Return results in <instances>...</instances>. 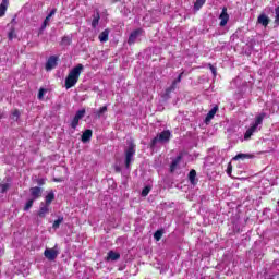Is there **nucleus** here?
Instances as JSON below:
<instances>
[{
  "mask_svg": "<svg viewBox=\"0 0 279 279\" xmlns=\"http://www.w3.org/2000/svg\"><path fill=\"white\" fill-rule=\"evenodd\" d=\"M195 178H197V171H195V169H192L189 173V180L191 184H195Z\"/></svg>",
  "mask_w": 279,
  "mask_h": 279,
  "instance_id": "23",
  "label": "nucleus"
},
{
  "mask_svg": "<svg viewBox=\"0 0 279 279\" xmlns=\"http://www.w3.org/2000/svg\"><path fill=\"white\" fill-rule=\"evenodd\" d=\"M106 112H108V106L100 107L99 110L96 112L97 119H101V116Z\"/></svg>",
  "mask_w": 279,
  "mask_h": 279,
  "instance_id": "25",
  "label": "nucleus"
},
{
  "mask_svg": "<svg viewBox=\"0 0 279 279\" xmlns=\"http://www.w3.org/2000/svg\"><path fill=\"white\" fill-rule=\"evenodd\" d=\"M214 76H217V68H214L210 63L208 64Z\"/></svg>",
  "mask_w": 279,
  "mask_h": 279,
  "instance_id": "40",
  "label": "nucleus"
},
{
  "mask_svg": "<svg viewBox=\"0 0 279 279\" xmlns=\"http://www.w3.org/2000/svg\"><path fill=\"white\" fill-rule=\"evenodd\" d=\"M8 10V7L4 3L0 4V17L5 16V11Z\"/></svg>",
  "mask_w": 279,
  "mask_h": 279,
  "instance_id": "35",
  "label": "nucleus"
},
{
  "mask_svg": "<svg viewBox=\"0 0 279 279\" xmlns=\"http://www.w3.org/2000/svg\"><path fill=\"white\" fill-rule=\"evenodd\" d=\"M264 120H265V113H259L258 116H256L255 123L253 125L258 128V125H263Z\"/></svg>",
  "mask_w": 279,
  "mask_h": 279,
  "instance_id": "22",
  "label": "nucleus"
},
{
  "mask_svg": "<svg viewBox=\"0 0 279 279\" xmlns=\"http://www.w3.org/2000/svg\"><path fill=\"white\" fill-rule=\"evenodd\" d=\"M227 175H232V163H229V165H228V168H227Z\"/></svg>",
  "mask_w": 279,
  "mask_h": 279,
  "instance_id": "41",
  "label": "nucleus"
},
{
  "mask_svg": "<svg viewBox=\"0 0 279 279\" xmlns=\"http://www.w3.org/2000/svg\"><path fill=\"white\" fill-rule=\"evenodd\" d=\"M51 21V19H49V16H46V19L43 22V25L40 27L41 32H45V29H47V26L49 25V22Z\"/></svg>",
  "mask_w": 279,
  "mask_h": 279,
  "instance_id": "32",
  "label": "nucleus"
},
{
  "mask_svg": "<svg viewBox=\"0 0 279 279\" xmlns=\"http://www.w3.org/2000/svg\"><path fill=\"white\" fill-rule=\"evenodd\" d=\"M171 141V131L165 130L150 142V148L154 149L157 143H169Z\"/></svg>",
  "mask_w": 279,
  "mask_h": 279,
  "instance_id": "3",
  "label": "nucleus"
},
{
  "mask_svg": "<svg viewBox=\"0 0 279 279\" xmlns=\"http://www.w3.org/2000/svg\"><path fill=\"white\" fill-rule=\"evenodd\" d=\"M45 93H47V89L40 88L38 92V99H43L45 97Z\"/></svg>",
  "mask_w": 279,
  "mask_h": 279,
  "instance_id": "38",
  "label": "nucleus"
},
{
  "mask_svg": "<svg viewBox=\"0 0 279 279\" xmlns=\"http://www.w3.org/2000/svg\"><path fill=\"white\" fill-rule=\"evenodd\" d=\"M38 217H40V219H45V217H47V215H49V205H44L41 203V207L38 210Z\"/></svg>",
  "mask_w": 279,
  "mask_h": 279,
  "instance_id": "13",
  "label": "nucleus"
},
{
  "mask_svg": "<svg viewBox=\"0 0 279 279\" xmlns=\"http://www.w3.org/2000/svg\"><path fill=\"white\" fill-rule=\"evenodd\" d=\"M54 182H62V179H54Z\"/></svg>",
  "mask_w": 279,
  "mask_h": 279,
  "instance_id": "45",
  "label": "nucleus"
},
{
  "mask_svg": "<svg viewBox=\"0 0 279 279\" xmlns=\"http://www.w3.org/2000/svg\"><path fill=\"white\" fill-rule=\"evenodd\" d=\"M219 110V106H215L206 116L205 123L208 124L213 119H215V116L217 114V111Z\"/></svg>",
  "mask_w": 279,
  "mask_h": 279,
  "instance_id": "10",
  "label": "nucleus"
},
{
  "mask_svg": "<svg viewBox=\"0 0 279 279\" xmlns=\"http://www.w3.org/2000/svg\"><path fill=\"white\" fill-rule=\"evenodd\" d=\"M99 21H101V15L99 14V11H96V13L93 15V21H92L93 29H97V25H99Z\"/></svg>",
  "mask_w": 279,
  "mask_h": 279,
  "instance_id": "16",
  "label": "nucleus"
},
{
  "mask_svg": "<svg viewBox=\"0 0 279 279\" xmlns=\"http://www.w3.org/2000/svg\"><path fill=\"white\" fill-rule=\"evenodd\" d=\"M58 66V56H50L46 62V71H53Z\"/></svg>",
  "mask_w": 279,
  "mask_h": 279,
  "instance_id": "5",
  "label": "nucleus"
},
{
  "mask_svg": "<svg viewBox=\"0 0 279 279\" xmlns=\"http://www.w3.org/2000/svg\"><path fill=\"white\" fill-rule=\"evenodd\" d=\"M257 23H259V25H263V27H267V25H269V17L266 14H260L257 17Z\"/></svg>",
  "mask_w": 279,
  "mask_h": 279,
  "instance_id": "15",
  "label": "nucleus"
},
{
  "mask_svg": "<svg viewBox=\"0 0 279 279\" xmlns=\"http://www.w3.org/2000/svg\"><path fill=\"white\" fill-rule=\"evenodd\" d=\"M150 192H151V186H145L142 190V197H147V195H149Z\"/></svg>",
  "mask_w": 279,
  "mask_h": 279,
  "instance_id": "33",
  "label": "nucleus"
},
{
  "mask_svg": "<svg viewBox=\"0 0 279 279\" xmlns=\"http://www.w3.org/2000/svg\"><path fill=\"white\" fill-rule=\"evenodd\" d=\"M219 19H220V27H226V25H228V21H230V15L228 14V8L226 7L222 8Z\"/></svg>",
  "mask_w": 279,
  "mask_h": 279,
  "instance_id": "4",
  "label": "nucleus"
},
{
  "mask_svg": "<svg viewBox=\"0 0 279 279\" xmlns=\"http://www.w3.org/2000/svg\"><path fill=\"white\" fill-rule=\"evenodd\" d=\"M3 3H8V0H3Z\"/></svg>",
  "mask_w": 279,
  "mask_h": 279,
  "instance_id": "47",
  "label": "nucleus"
},
{
  "mask_svg": "<svg viewBox=\"0 0 279 279\" xmlns=\"http://www.w3.org/2000/svg\"><path fill=\"white\" fill-rule=\"evenodd\" d=\"M0 186H1V193H7L8 189H10V184L8 183H3Z\"/></svg>",
  "mask_w": 279,
  "mask_h": 279,
  "instance_id": "39",
  "label": "nucleus"
},
{
  "mask_svg": "<svg viewBox=\"0 0 279 279\" xmlns=\"http://www.w3.org/2000/svg\"><path fill=\"white\" fill-rule=\"evenodd\" d=\"M90 138H93V130L87 129L83 132V134L81 136V141H82V143H88L90 141Z\"/></svg>",
  "mask_w": 279,
  "mask_h": 279,
  "instance_id": "12",
  "label": "nucleus"
},
{
  "mask_svg": "<svg viewBox=\"0 0 279 279\" xmlns=\"http://www.w3.org/2000/svg\"><path fill=\"white\" fill-rule=\"evenodd\" d=\"M32 206H34V198H31L26 202L25 206H24V210L27 211L29 210V208H32Z\"/></svg>",
  "mask_w": 279,
  "mask_h": 279,
  "instance_id": "34",
  "label": "nucleus"
},
{
  "mask_svg": "<svg viewBox=\"0 0 279 279\" xmlns=\"http://www.w3.org/2000/svg\"><path fill=\"white\" fill-rule=\"evenodd\" d=\"M9 40H14L16 38V28L12 27L8 34Z\"/></svg>",
  "mask_w": 279,
  "mask_h": 279,
  "instance_id": "31",
  "label": "nucleus"
},
{
  "mask_svg": "<svg viewBox=\"0 0 279 279\" xmlns=\"http://www.w3.org/2000/svg\"><path fill=\"white\" fill-rule=\"evenodd\" d=\"M21 118V111H19V109H14L12 112H11V119L13 121H19V119Z\"/></svg>",
  "mask_w": 279,
  "mask_h": 279,
  "instance_id": "27",
  "label": "nucleus"
},
{
  "mask_svg": "<svg viewBox=\"0 0 279 279\" xmlns=\"http://www.w3.org/2000/svg\"><path fill=\"white\" fill-rule=\"evenodd\" d=\"M56 199V194L53 192H49L46 197H45V205L46 206H51V202Z\"/></svg>",
  "mask_w": 279,
  "mask_h": 279,
  "instance_id": "19",
  "label": "nucleus"
},
{
  "mask_svg": "<svg viewBox=\"0 0 279 279\" xmlns=\"http://www.w3.org/2000/svg\"><path fill=\"white\" fill-rule=\"evenodd\" d=\"M62 221H64V217L59 216L58 219L54 220V222L52 223L53 230H58V228H60V223H62Z\"/></svg>",
  "mask_w": 279,
  "mask_h": 279,
  "instance_id": "24",
  "label": "nucleus"
},
{
  "mask_svg": "<svg viewBox=\"0 0 279 279\" xmlns=\"http://www.w3.org/2000/svg\"><path fill=\"white\" fill-rule=\"evenodd\" d=\"M144 33L145 31L143 28H136L135 31H133L129 36V45H134V43H136V38H138V36H141Z\"/></svg>",
  "mask_w": 279,
  "mask_h": 279,
  "instance_id": "6",
  "label": "nucleus"
},
{
  "mask_svg": "<svg viewBox=\"0 0 279 279\" xmlns=\"http://www.w3.org/2000/svg\"><path fill=\"white\" fill-rule=\"evenodd\" d=\"M109 36H110V29L106 28L105 31H102V32L99 34L98 40H99L100 43H108Z\"/></svg>",
  "mask_w": 279,
  "mask_h": 279,
  "instance_id": "14",
  "label": "nucleus"
},
{
  "mask_svg": "<svg viewBox=\"0 0 279 279\" xmlns=\"http://www.w3.org/2000/svg\"><path fill=\"white\" fill-rule=\"evenodd\" d=\"M85 114H86V109H81L76 111L74 117L80 121V119H84Z\"/></svg>",
  "mask_w": 279,
  "mask_h": 279,
  "instance_id": "29",
  "label": "nucleus"
},
{
  "mask_svg": "<svg viewBox=\"0 0 279 279\" xmlns=\"http://www.w3.org/2000/svg\"><path fill=\"white\" fill-rule=\"evenodd\" d=\"M57 12H58V9H52L47 16H49V19H51V16H53Z\"/></svg>",
  "mask_w": 279,
  "mask_h": 279,
  "instance_id": "42",
  "label": "nucleus"
},
{
  "mask_svg": "<svg viewBox=\"0 0 279 279\" xmlns=\"http://www.w3.org/2000/svg\"><path fill=\"white\" fill-rule=\"evenodd\" d=\"M128 145H129L128 148L124 150L125 169H130V165H132V160H134V156L136 154V144L134 143V141L128 142Z\"/></svg>",
  "mask_w": 279,
  "mask_h": 279,
  "instance_id": "2",
  "label": "nucleus"
},
{
  "mask_svg": "<svg viewBox=\"0 0 279 279\" xmlns=\"http://www.w3.org/2000/svg\"><path fill=\"white\" fill-rule=\"evenodd\" d=\"M58 250L56 248H46L44 252V256L49 260H56L58 258Z\"/></svg>",
  "mask_w": 279,
  "mask_h": 279,
  "instance_id": "7",
  "label": "nucleus"
},
{
  "mask_svg": "<svg viewBox=\"0 0 279 279\" xmlns=\"http://www.w3.org/2000/svg\"><path fill=\"white\" fill-rule=\"evenodd\" d=\"M77 125H80V120L76 119V117L74 116V118L70 122V126L72 128V130H77Z\"/></svg>",
  "mask_w": 279,
  "mask_h": 279,
  "instance_id": "30",
  "label": "nucleus"
},
{
  "mask_svg": "<svg viewBox=\"0 0 279 279\" xmlns=\"http://www.w3.org/2000/svg\"><path fill=\"white\" fill-rule=\"evenodd\" d=\"M205 3H206V0H196L194 3V10L196 11L202 10Z\"/></svg>",
  "mask_w": 279,
  "mask_h": 279,
  "instance_id": "26",
  "label": "nucleus"
},
{
  "mask_svg": "<svg viewBox=\"0 0 279 279\" xmlns=\"http://www.w3.org/2000/svg\"><path fill=\"white\" fill-rule=\"evenodd\" d=\"M182 75H184V72H181L179 76L174 81H172V83L178 86V84L182 82Z\"/></svg>",
  "mask_w": 279,
  "mask_h": 279,
  "instance_id": "36",
  "label": "nucleus"
},
{
  "mask_svg": "<svg viewBox=\"0 0 279 279\" xmlns=\"http://www.w3.org/2000/svg\"><path fill=\"white\" fill-rule=\"evenodd\" d=\"M256 130H258V128L253 124V125L245 132V134H244V141H250V138H252V135L254 134V132H256Z\"/></svg>",
  "mask_w": 279,
  "mask_h": 279,
  "instance_id": "18",
  "label": "nucleus"
},
{
  "mask_svg": "<svg viewBox=\"0 0 279 279\" xmlns=\"http://www.w3.org/2000/svg\"><path fill=\"white\" fill-rule=\"evenodd\" d=\"M71 43H73V38L69 35H65L62 37L60 45L63 47H69V45H71Z\"/></svg>",
  "mask_w": 279,
  "mask_h": 279,
  "instance_id": "20",
  "label": "nucleus"
},
{
  "mask_svg": "<svg viewBox=\"0 0 279 279\" xmlns=\"http://www.w3.org/2000/svg\"><path fill=\"white\" fill-rule=\"evenodd\" d=\"M182 158H184V156L182 154H179L177 158L172 160L170 165V173H173L178 169V165L182 162Z\"/></svg>",
  "mask_w": 279,
  "mask_h": 279,
  "instance_id": "9",
  "label": "nucleus"
},
{
  "mask_svg": "<svg viewBox=\"0 0 279 279\" xmlns=\"http://www.w3.org/2000/svg\"><path fill=\"white\" fill-rule=\"evenodd\" d=\"M114 171H116V173H121V167L114 166Z\"/></svg>",
  "mask_w": 279,
  "mask_h": 279,
  "instance_id": "44",
  "label": "nucleus"
},
{
  "mask_svg": "<svg viewBox=\"0 0 279 279\" xmlns=\"http://www.w3.org/2000/svg\"><path fill=\"white\" fill-rule=\"evenodd\" d=\"M252 158H254V155L252 154L240 153L233 157V160H245V159L252 160Z\"/></svg>",
  "mask_w": 279,
  "mask_h": 279,
  "instance_id": "17",
  "label": "nucleus"
},
{
  "mask_svg": "<svg viewBox=\"0 0 279 279\" xmlns=\"http://www.w3.org/2000/svg\"><path fill=\"white\" fill-rule=\"evenodd\" d=\"M275 23L279 25V7L275 9Z\"/></svg>",
  "mask_w": 279,
  "mask_h": 279,
  "instance_id": "37",
  "label": "nucleus"
},
{
  "mask_svg": "<svg viewBox=\"0 0 279 279\" xmlns=\"http://www.w3.org/2000/svg\"><path fill=\"white\" fill-rule=\"evenodd\" d=\"M178 88V85L175 83H172L171 86L166 88L165 94H163V99H171V94Z\"/></svg>",
  "mask_w": 279,
  "mask_h": 279,
  "instance_id": "11",
  "label": "nucleus"
},
{
  "mask_svg": "<svg viewBox=\"0 0 279 279\" xmlns=\"http://www.w3.org/2000/svg\"><path fill=\"white\" fill-rule=\"evenodd\" d=\"M162 234H165V230L159 229L154 233L155 241H160L162 239Z\"/></svg>",
  "mask_w": 279,
  "mask_h": 279,
  "instance_id": "28",
  "label": "nucleus"
},
{
  "mask_svg": "<svg viewBox=\"0 0 279 279\" xmlns=\"http://www.w3.org/2000/svg\"><path fill=\"white\" fill-rule=\"evenodd\" d=\"M37 184L38 186H45V179H38Z\"/></svg>",
  "mask_w": 279,
  "mask_h": 279,
  "instance_id": "43",
  "label": "nucleus"
},
{
  "mask_svg": "<svg viewBox=\"0 0 279 279\" xmlns=\"http://www.w3.org/2000/svg\"><path fill=\"white\" fill-rule=\"evenodd\" d=\"M84 72V65L82 63H78L75 65L65 77V88L69 90V88H73L77 82H80V75Z\"/></svg>",
  "mask_w": 279,
  "mask_h": 279,
  "instance_id": "1",
  "label": "nucleus"
},
{
  "mask_svg": "<svg viewBox=\"0 0 279 279\" xmlns=\"http://www.w3.org/2000/svg\"><path fill=\"white\" fill-rule=\"evenodd\" d=\"M119 258H121V254H119L114 251H109L108 252L107 260H119Z\"/></svg>",
  "mask_w": 279,
  "mask_h": 279,
  "instance_id": "21",
  "label": "nucleus"
},
{
  "mask_svg": "<svg viewBox=\"0 0 279 279\" xmlns=\"http://www.w3.org/2000/svg\"><path fill=\"white\" fill-rule=\"evenodd\" d=\"M121 0H112L113 3H119Z\"/></svg>",
  "mask_w": 279,
  "mask_h": 279,
  "instance_id": "46",
  "label": "nucleus"
},
{
  "mask_svg": "<svg viewBox=\"0 0 279 279\" xmlns=\"http://www.w3.org/2000/svg\"><path fill=\"white\" fill-rule=\"evenodd\" d=\"M29 193L34 201L43 197V189H40L39 186L31 187Z\"/></svg>",
  "mask_w": 279,
  "mask_h": 279,
  "instance_id": "8",
  "label": "nucleus"
}]
</instances>
